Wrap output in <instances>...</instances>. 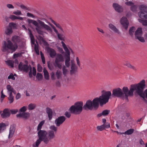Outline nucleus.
<instances>
[{
    "label": "nucleus",
    "mask_w": 147,
    "mask_h": 147,
    "mask_svg": "<svg viewBox=\"0 0 147 147\" xmlns=\"http://www.w3.org/2000/svg\"><path fill=\"white\" fill-rule=\"evenodd\" d=\"M145 86V81L142 80L137 84L131 85L129 90L127 87H124L122 90L119 88L114 89L113 90L112 95L127 100L128 96L133 95L134 91L135 90L141 97L147 99V89L143 92Z\"/></svg>",
    "instance_id": "1"
},
{
    "label": "nucleus",
    "mask_w": 147,
    "mask_h": 147,
    "mask_svg": "<svg viewBox=\"0 0 147 147\" xmlns=\"http://www.w3.org/2000/svg\"><path fill=\"white\" fill-rule=\"evenodd\" d=\"M11 40L15 43L14 44L9 40H7V42L5 41L4 42L2 49L3 51H7L10 50L12 53L16 51L18 47L17 43L20 41V37L18 36H13L11 38Z\"/></svg>",
    "instance_id": "2"
},
{
    "label": "nucleus",
    "mask_w": 147,
    "mask_h": 147,
    "mask_svg": "<svg viewBox=\"0 0 147 147\" xmlns=\"http://www.w3.org/2000/svg\"><path fill=\"white\" fill-rule=\"evenodd\" d=\"M111 94V93L110 91H102L101 96H100L99 98L97 97L95 98L97 99L98 106H99V103L101 105H102L107 102Z\"/></svg>",
    "instance_id": "3"
},
{
    "label": "nucleus",
    "mask_w": 147,
    "mask_h": 147,
    "mask_svg": "<svg viewBox=\"0 0 147 147\" xmlns=\"http://www.w3.org/2000/svg\"><path fill=\"white\" fill-rule=\"evenodd\" d=\"M83 102L82 101L78 102L72 106L69 109V111L75 114H80L83 109Z\"/></svg>",
    "instance_id": "4"
},
{
    "label": "nucleus",
    "mask_w": 147,
    "mask_h": 147,
    "mask_svg": "<svg viewBox=\"0 0 147 147\" xmlns=\"http://www.w3.org/2000/svg\"><path fill=\"white\" fill-rule=\"evenodd\" d=\"M97 101V99L95 98L92 101L90 100H88L83 106L84 109L86 110L96 109L98 107Z\"/></svg>",
    "instance_id": "5"
},
{
    "label": "nucleus",
    "mask_w": 147,
    "mask_h": 147,
    "mask_svg": "<svg viewBox=\"0 0 147 147\" xmlns=\"http://www.w3.org/2000/svg\"><path fill=\"white\" fill-rule=\"evenodd\" d=\"M64 61V57L62 54L57 53L55 57V65L60 69L62 67V63Z\"/></svg>",
    "instance_id": "6"
},
{
    "label": "nucleus",
    "mask_w": 147,
    "mask_h": 147,
    "mask_svg": "<svg viewBox=\"0 0 147 147\" xmlns=\"http://www.w3.org/2000/svg\"><path fill=\"white\" fill-rule=\"evenodd\" d=\"M61 43L62 46L66 52L65 56L66 58L65 61V65L67 67H69L70 65L69 62L70 61V52L69 49L64 42L63 41H62Z\"/></svg>",
    "instance_id": "7"
},
{
    "label": "nucleus",
    "mask_w": 147,
    "mask_h": 147,
    "mask_svg": "<svg viewBox=\"0 0 147 147\" xmlns=\"http://www.w3.org/2000/svg\"><path fill=\"white\" fill-rule=\"evenodd\" d=\"M140 11L139 12L138 15L141 18L147 19V6L145 5H142L139 7Z\"/></svg>",
    "instance_id": "8"
},
{
    "label": "nucleus",
    "mask_w": 147,
    "mask_h": 147,
    "mask_svg": "<svg viewBox=\"0 0 147 147\" xmlns=\"http://www.w3.org/2000/svg\"><path fill=\"white\" fill-rule=\"evenodd\" d=\"M47 134V132L45 130H40V131H38V139L37 140L40 142L43 141L46 144V142L47 141V139L46 138Z\"/></svg>",
    "instance_id": "9"
},
{
    "label": "nucleus",
    "mask_w": 147,
    "mask_h": 147,
    "mask_svg": "<svg viewBox=\"0 0 147 147\" xmlns=\"http://www.w3.org/2000/svg\"><path fill=\"white\" fill-rule=\"evenodd\" d=\"M29 23H32L36 27L35 29L37 33L40 34L42 35L44 33L47 34L46 32H44L42 30L41 28L38 25V23L36 20H28Z\"/></svg>",
    "instance_id": "10"
},
{
    "label": "nucleus",
    "mask_w": 147,
    "mask_h": 147,
    "mask_svg": "<svg viewBox=\"0 0 147 147\" xmlns=\"http://www.w3.org/2000/svg\"><path fill=\"white\" fill-rule=\"evenodd\" d=\"M142 28H138L135 33V37L141 42H144L145 40L144 38L142 37Z\"/></svg>",
    "instance_id": "11"
},
{
    "label": "nucleus",
    "mask_w": 147,
    "mask_h": 147,
    "mask_svg": "<svg viewBox=\"0 0 147 147\" xmlns=\"http://www.w3.org/2000/svg\"><path fill=\"white\" fill-rule=\"evenodd\" d=\"M38 23L47 32L50 34H52L53 32L52 28L49 26L45 23L44 22L40 20H37Z\"/></svg>",
    "instance_id": "12"
},
{
    "label": "nucleus",
    "mask_w": 147,
    "mask_h": 147,
    "mask_svg": "<svg viewBox=\"0 0 147 147\" xmlns=\"http://www.w3.org/2000/svg\"><path fill=\"white\" fill-rule=\"evenodd\" d=\"M66 119L64 116H61L58 117L55 121V123L57 127H59L65 121Z\"/></svg>",
    "instance_id": "13"
},
{
    "label": "nucleus",
    "mask_w": 147,
    "mask_h": 147,
    "mask_svg": "<svg viewBox=\"0 0 147 147\" xmlns=\"http://www.w3.org/2000/svg\"><path fill=\"white\" fill-rule=\"evenodd\" d=\"M55 133L52 131H49L47 132V141L46 142V144L48 143L50 140H51L55 137Z\"/></svg>",
    "instance_id": "14"
},
{
    "label": "nucleus",
    "mask_w": 147,
    "mask_h": 147,
    "mask_svg": "<svg viewBox=\"0 0 147 147\" xmlns=\"http://www.w3.org/2000/svg\"><path fill=\"white\" fill-rule=\"evenodd\" d=\"M120 23L126 30L127 29L129 25V22L126 18L122 17L121 19Z\"/></svg>",
    "instance_id": "15"
},
{
    "label": "nucleus",
    "mask_w": 147,
    "mask_h": 147,
    "mask_svg": "<svg viewBox=\"0 0 147 147\" xmlns=\"http://www.w3.org/2000/svg\"><path fill=\"white\" fill-rule=\"evenodd\" d=\"M110 127V123L107 122L106 124H102L100 126H98L96 127L97 129L100 131H102L106 128H109Z\"/></svg>",
    "instance_id": "16"
},
{
    "label": "nucleus",
    "mask_w": 147,
    "mask_h": 147,
    "mask_svg": "<svg viewBox=\"0 0 147 147\" xmlns=\"http://www.w3.org/2000/svg\"><path fill=\"white\" fill-rule=\"evenodd\" d=\"M10 115V110L8 109H5L1 114V117L3 118L9 117Z\"/></svg>",
    "instance_id": "17"
},
{
    "label": "nucleus",
    "mask_w": 147,
    "mask_h": 147,
    "mask_svg": "<svg viewBox=\"0 0 147 147\" xmlns=\"http://www.w3.org/2000/svg\"><path fill=\"white\" fill-rule=\"evenodd\" d=\"M113 6L115 10L117 12H121L123 11V8L118 4L115 3H113Z\"/></svg>",
    "instance_id": "18"
},
{
    "label": "nucleus",
    "mask_w": 147,
    "mask_h": 147,
    "mask_svg": "<svg viewBox=\"0 0 147 147\" xmlns=\"http://www.w3.org/2000/svg\"><path fill=\"white\" fill-rule=\"evenodd\" d=\"M18 68L20 70H23L26 72L28 71L29 67L26 65H23L22 63L20 62L18 66Z\"/></svg>",
    "instance_id": "19"
},
{
    "label": "nucleus",
    "mask_w": 147,
    "mask_h": 147,
    "mask_svg": "<svg viewBox=\"0 0 147 147\" xmlns=\"http://www.w3.org/2000/svg\"><path fill=\"white\" fill-rule=\"evenodd\" d=\"M108 26L109 28L115 33L118 34H120V32L119 30L116 28L115 26L112 24H109Z\"/></svg>",
    "instance_id": "20"
},
{
    "label": "nucleus",
    "mask_w": 147,
    "mask_h": 147,
    "mask_svg": "<svg viewBox=\"0 0 147 147\" xmlns=\"http://www.w3.org/2000/svg\"><path fill=\"white\" fill-rule=\"evenodd\" d=\"M47 51L49 54L50 57L51 58H53L54 57H56L57 54L56 51L54 49L51 48H48Z\"/></svg>",
    "instance_id": "21"
},
{
    "label": "nucleus",
    "mask_w": 147,
    "mask_h": 147,
    "mask_svg": "<svg viewBox=\"0 0 147 147\" xmlns=\"http://www.w3.org/2000/svg\"><path fill=\"white\" fill-rule=\"evenodd\" d=\"M30 114L29 113L23 112L22 113H20L17 114L16 116L17 117H23L24 119H26L30 117Z\"/></svg>",
    "instance_id": "22"
},
{
    "label": "nucleus",
    "mask_w": 147,
    "mask_h": 147,
    "mask_svg": "<svg viewBox=\"0 0 147 147\" xmlns=\"http://www.w3.org/2000/svg\"><path fill=\"white\" fill-rule=\"evenodd\" d=\"M71 66L70 72L71 74H73L76 71L77 69V67L73 60H71Z\"/></svg>",
    "instance_id": "23"
},
{
    "label": "nucleus",
    "mask_w": 147,
    "mask_h": 147,
    "mask_svg": "<svg viewBox=\"0 0 147 147\" xmlns=\"http://www.w3.org/2000/svg\"><path fill=\"white\" fill-rule=\"evenodd\" d=\"M15 128L13 125L11 126L9 130V134L8 136V138H12L14 133Z\"/></svg>",
    "instance_id": "24"
},
{
    "label": "nucleus",
    "mask_w": 147,
    "mask_h": 147,
    "mask_svg": "<svg viewBox=\"0 0 147 147\" xmlns=\"http://www.w3.org/2000/svg\"><path fill=\"white\" fill-rule=\"evenodd\" d=\"M46 111L48 115L49 120H51L53 117V112L52 109L49 107H47L46 108Z\"/></svg>",
    "instance_id": "25"
},
{
    "label": "nucleus",
    "mask_w": 147,
    "mask_h": 147,
    "mask_svg": "<svg viewBox=\"0 0 147 147\" xmlns=\"http://www.w3.org/2000/svg\"><path fill=\"white\" fill-rule=\"evenodd\" d=\"M8 124L6 125L5 123H0V133L2 132L6 128V127Z\"/></svg>",
    "instance_id": "26"
},
{
    "label": "nucleus",
    "mask_w": 147,
    "mask_h": 147,
    "mask_svg": "<svg viewBox=\"0 0 147 147\" xmlns=\"http://www.w3.org/2000/svg\"><path fill=\"white\" fill-rule=\"evenodd\" d=\"M51 22L54 24L56 27L59 29L62 32H63V30L61 25L58 23H56L53 20L51 19Z\"/></svg>",
    "instance_id": "27"
},
{
    "label": "nucleus",
    "mask_w": 147,
    "mask_h": 147,
    "mask_svg": "<svg viewBox=\"0 0 147 147\" xmlns=\"http://www.w3.org/2000/svg\"><path fill=\"white\" fill-rule=\"evenodd\" d=\"M12 28L11 27L9 26L6 28L5 32L7 35H10L12 34Z\"/></svg>",
    "instance_id": "28"
},
{
    "label": "nucleus",
    "mask_w": 147,
    "mask_h": 147,
    "mask_svg": "<svg viewBox=\"0 0 147 147\" xmlns=\"http://www.w3.org/2000/svg\"><path fill=\"white\" fill-rule=\"evenodd\" d=\"M110 111L108 110H105L102 111V113L98 115V116L99 117L102 115L106 116L109 113Z\"/></svg>",
    "instance_id": "29"
},
{
    "label": "nucleus",
    "mask_w": 147,
    "mask_h": 147,
    "mask_svg": "<svg viewBox=\"0 0 147 147\" xmlns=\"http://www.w3.org/2000/svg\"><path fill=\"white\" fill-rule=\"evenodd\" d=\"M6 88L7 90V92L9 94H12L13 92V89L10 85H8L6 86Z\"/></svg>",
    "instance_id": "30"
},
{
    "label": "nucleus",
    "mask_w": 147,
    "mask_h": 147,
    "mask_svg": "<svg viewBox=\"0 0 147 147\" xmlns=\"http://www.w3.org/2000/svg\"><path fill=\"white\" fill-rule=\"evenodd\" d=\"M43 72L44 73L45 78L46 80H48L49 79V74L45 67L43 69Z\"/></svg>",
    "instance_id": "31"
},
{
    "label": "nucleus",
    "mask_w": 147,
    "mask_h": 147,
    "mask_svg": "<svg viewBox=\"0 0 147 147\" xmlns=\"http://www.w3.org/2000/svg\"><path fill=\"white\" fill-rule=\"evenodd\" d=\"M124 65L127 66L128 67L130 68H131L134 70H136V68L135 67L131 65L128 61H125L124 63Z\"/></svg>",
    "instance_id": "32"
},
{
    "label": "nucleus",
    "mask_w": 147,
    "mask_h": 147,
    "mask_svg": "<svg viewBox=\"0 0 147 147\" xmlns=\"http://www.w3.org/2000/svg\"><path fill=\"white\" fill-rule=\"evenodd\" d=\"M57 35L58 38L60 40L63 41L65 40V37L63 34L59 33L58 34H57Z\"/></svg>",
    "instance_id": "33"
},
{
    "label": "nucleus",
    "mask_w": 147,
    "mask_h": 147,
    "mask_svg": "<svg viewBox=\"0 0 147 147\" xmlns=\"http://www.w3.org/2000/svg\"><path fill=\"white\" fill-rule=\"evenodd\" d=\"M36 107V105L35 104L30 103L28 106V108L29 110H32L35 109Z\"/></svg>",
    "instance_id": "34"
},
{
    "label": "nucleus",
    "mask_w": 147,
    "mask_h": 147,
    "mask_svg": "<svg viewBox=\"0 0 147 147\" xmlns=\"http://www.w3.org/2000/svg\"><path fill=\"white\" fill-rule=\"evenodd\" d=\"M45 122V120H43L41 121L40 122L39 124L37 127V131H40V130H41V129L42 125L44 124Z\"/></svg>",
    "instance_id": "35"
},
{
    "label": "nucleus",
    "mask_w": 147,
    "mask_h": 147,
    "mask_svg": "<svg viewBox=\"0 0 147 147\" xmlns=\"http://www.w3.org/2000/svg\"><path fill=\"white\" fill-rule=\"evenodd\" d=\"M49 129L51 130L50 131H52L55 133H56L57 130V128L54 125L50 126L49 127Z\"/></svg>",
    "instance_id": "36"
},
{
    "label": "nucleus",
    "mask_w": 147,
    "mask_h": 147,
    "mask_svg": "<svg viewBox=\"0 0 147 147\" xmlns=\"http://www.w3.org/2000/svg\"><path fill=\"white\" fill-rule=\"evenodd\" d=\"M134 129H130L125 131L124 134L125 135H131L134 132Z\"/></svg>",
    "instance_id": "37"
},
{
    "label": "nucleus",
    "mask_w": 147,
    "mask_h": 147,
    "mask_svg": "<svg viewBox=\"0 0 147 147\" xmlns=\"http://www.w3.org/2000/svg\"><path fill=\"white\" fill-rule=\"evenodd\" d=\"M29 31H30V34H29L30 35L29 36H30V38L31 42L33 44H34L35 42L34 38V36L32 34V33L30 31V30Z\"/></svg>",
    "instance_id": "38"
},
{
    "label": "nucleus",
    "mask_w": 147,
    "mask_h": 147,
    "mask_svg": "<svg viewBox=\"0 0 147 147\" xmlns=\"http://www.w3.org/2000/svg\"><path fill=\"white\" fill-rule=\"evenodd\" d=\"M62 75L61 71L57 70L56 73V76L58 79H59L61 78Z\"/></svg>",
    "instance_id": "39"
},
{
    "label": "nucleus",
    "mask_w": 147,
    "mask_h": 147,
    "mask_svg": "<svg viewBox=\"0 0 147 147\" xmlns=\"http://www.w3.org/2000/svg\"><path fill=\"white\" fill-rule=\"evenodd\" d=\"M9 96L8 98L9 103L11 104L12 103L14 100L13 96L12 95V94H9Z\"/></svg>",
    "instance_id": "40"
},
{
    "label": "nucleus",
    "mask_w": 147,
    "mask_h": 147,
    "mask_svg": "<svg viewBox=\"0 0 147 147\" xmlns=\"http://www.w3.org/2000/svg\"><path fill=\"white\" fill-rule=\"evenodd\" d=\"M6 63L9 66H10L11 67H13V62L11 60H9L6 61Z\"/></svg>",
    "instance_id": "41"
},
{
    "label": "nucleus",
    "mask_w": 147,
    "mask_h": 147,
    "mask_svg": "<svg viewBox=\"0 0 147 147\" xmlns=\"http://www.w3.org/2000/svg\"><path fill=\"white\" fill-rule=\"evenodd\" d=\"M139 22L141 23L144 26H147V20H143L140 19H138Z\"/></svg>",
    "instance_id": "42"
},
{
    "label": "nucleus",
    "mask_w": 147,
    "mask_h": 147,
    "mask_svg": "<svg viewBox=\"0 0 147 147\" xmlns=\"http://www.w3.org/2000/svg\"><path fill=\"white\" fill-rule=\"evenodd\" d=\"M13 13L17 16H20L22 15L21 11L19 10H17L13 12Z\"/></svg>",
    "instance_id": "43"
},
{
    "label": "nucleus",
    "mask_w": 147,
    "mask_h": 147,
    "mask_svg": "<svg viewBox=\"0 0 147 147\" xmlns=\"http://www.w3.org/2000/svg\"><path fill=\"white\" fill-rule=\"evenodd\" d=\"M135 30V28L133 27L131 28L129 30V33L130 35L132 36L134 33V32Z\"/></svg>",
    "instance_id": "44"
},
{
    "label": "nucleus",
    "mask_w": 147,
    "mask_h": 147,
    "mask_svg": "<svg viewBox=\"0 0 147 147\" xmlns=\"http://www.w3.org/2000/svg\"><path fill=\"white\" fill-rule=\"evenodd\" d=\"M43 76L41 74L38 73L36 76V78L38 80H40L42 78Z\"/></svg>",
    "instance_id": "45"
},
{
    "label": "nucleus",
    "mask_w": 147,
    "mask_h": 147,
    "mask_svg": "<svg viewBox=\"0 0 147 147\" xmlns=\"http://www.w3.org/2000/svg\"><path fill=\"white\" fill-rule=\"evenodd\" d=\"M41 142L38 140L34 143L32 145V147H38L39 145L40 144Z\"/></svg>",
    "instance_id": "46"
},
{
    "label": "nucleus",
    "mask_w": 147,
    "mask_h": 147,
    "mask_svg": "<svg viewBox=\"0 0 147 147\" xmlns=\"http://www.w3.org/2000/svg\"><path fill=\"white\" fill-rule=\"evenodd\" d=\"M76 60L77 65L78 67H80L81 66V62L79 57H76Z\"/></svg>",
    "instance_id": "47"
},
{
    "label": "nucleus",
    "mask_w": 147,
    "mask_h": 147,
    "mask_svg": "<svg viewBox=\"0 0 147 147\" xmlns=\"http://www.w3.org/2000/svg\"><path fill=\"white\" fill-rule=\"evenodd\" d=\"M34 50L36 54L38 55L39 54V52L38 50V45H35Z\"/></svg>",
    "instance_id": "48"
},
{
    "label": "nucleus",
    "mask_w": 147,
    "mask_h": 147,
    "mask_svg": "<svg viewBox=\"0 0 147 147\" xmlns=\"http://www.w3.org/2000/svg\"><path fill=\"white\" fill-rule=\"evenodd\" d=\"M14 76H16V74H14V75H13V74L11 73L8 77V79H11L13 80H15V78L14 77Z\"/></svg>",
    "instance_id": "49"
},
{
    "label": "nucleus",
    "mask_w": 147,
    "mask_h": 147,
    "mask_svg": "<svg viewBox=\"0 0 147 147\" xmlns=\"http://www.w3.org/2000/svg\"><path fill=\"white\" fill-rule=\"evenodd\" d=\"M137 9V6L136 5H133L130 8V9L133 12L136 11Z\"/></svg>",
    "instance_id": "50"
},
{
    "label": "nucleus",
    "mask_w": 147,
    "mask_h": 147,
    "mask_svg": "<svg viewBox=\"0 0 147 147\" xmlns=\"http://www.w3.org/2000/svg\"><path fill=\"white\" fill-rule=\"evenodd\" d=\"M125 4L127 6H130L131 7L134 4L133 2L131 1L126 2L125 3Z\"/></svg>",
    "instance_id": "51"
},
{
    "label": "nucleus",
    "mask_w": 147,
    "mask_h": 147,
    "mask_svg": "<svg viewBox=\"0 0 147 147\" xmlns=\"http://www.w3.org/2000/svg\"><path fill=\"white\" fill-rule=\"evenodd\" d=\"M20 7L21 9H25V10H29V8L28 7H26L23 4L21 5L20 6Z\"/></svg>",
    "instance_id": "52"
},
{
    "label": "nucleus",
    "mask_w": 147,
    "mask_h": 147,
    "mask_svg": "<svg viewBox=\"0 0 147 147\" xmlns=\"http://www.w3.org/2000/svg\"><path fill=\"white\" fill-rule=\"evenodd\" d=\"M62 70L63 74L64 76H65L67 73V71L65 66H64L63 67Z\"/></svg>",
    "instance_id": "53"
},
{
    "label": "nucleus",
    "mask_w": 147,
    "mask_h": 147,
    "mask_svg": "<svg viewBox=\"0 0 147 147\" xmlns=\"http://www.w3.org/2000/svg\"><path fill=\"white\" fill-rule=\"evenodd\" d=\"M27 108V107L26 106H23L20 108V112H24L26 111Z\"/></svg>",
    "instance_id": "54"
},
{
    "label": "nucleus",
    "mask_w": 147,
    "mask_h": 147,
    "mask_svg": "<svg viewBox=\"0 0 147 147\" xmlns=\"http://www.w3.org/2000/svg\"><path fill=\"white\" fill-rule=\"evenodd\" d=\"M18 111V110L17 109H12L10 110V113L12 114H16Z\"/></svg>",
    "instance_id": "55"
},
{
    "label": "nucleus",
    "mask_w": 147,
    "mask_h": 147,
    "mask_svg": "<svg viewBox=\"0 0 147 147\" xmlns=\"http://www.w3.org/2000/svg\"><path fill=\"white\" fill-rule=\"evenodd\" d=\"M42 68L41 66L39 64L37 65V70L38 72H40L42 71Z\"/></svg>",
    "instance_id": "56"
},
{
    "label": "nucleus",
    "mask_w": 147,
    "mask_h": 147,
    "mask_svg": "<svg viewBox=\"0 0 147 147\" xmlns=\"http://www.w3.org/2000/svg\"><path fill=\"white\" fill-rule=\"evenodd\" d=\"M9 18L12 20H15L17 19V16L14 15H11L10 16Z\"/></svg>",
    "instance_id": "57"
},
{
    "label": "nucleus",
    "mask_w": 147,
    "mask_h": 147,
    "mask_svg": "<svg viewBox=\"0 0 147 147\" xmlns=\"http://www.w3.org/2000/svg\"><path fill=\"white\" fill-rule=\"evenodd\" d=\"M22 55L21 53H18L17 54H14L13 55V58H15L19 57H20Z\"/></svg>",
    "instance_id": "58"
},
{
    "label": "nucleus",
    "mask_w": 147,
    "mask_h": 147,
    "mask_svg": "<svg viewBox=\"0 0 147 147\" xmlns=\"http://www.w3.org/2000/svg\"><path fill=\"white\" fill-rule=\"evenodd\" d=\"M40 54H41V57L42 62L43 64H45V58L43 54H42V52H40Z\"/></svg>",
    "instance_id": "59"
},
{
    "label": "nucleus",
    "mask_w": 147,
    "mask_h": 147,
    "mask_svg": "<svg viewBox=\"0 0 147 147\" xmlns=\"http://www.w3.org/2000/svg\"><path fill=\"white\" fill-rule=\"evenodd\" d=\"M27 16L28 17H31L32 18H34L35 17V16L33 14L29 13H27Z\"/></svg>",
    "instance_id": "60"
},
{
    "label": "nucleus",
    "mask_w": 147,
    "mask_h": 147,
    "mask_svg": "<svg viewBox=\"0 0 147 147\" xmlns=\"http://www.w3.org/2000/svg\"><path fill=\"white\" fill-rule=\"evenodd\" d=\"M7 7L9 9H13L14 8V7L13 6V5L10 4H8L7 5Z\"/></svg>",
    "instance_id": "61"
},
{
    "label": "nucleus",
    "mask_w": 147,
    "mask_h": 147,
    "mask_svg": "<svg viewBox=\"0 0 147 147\" xmlns=\"http://www.w3.org/2000/svg\"><path fill=\"white\" fill-rule=\"evenodd\" d=\"M65 115L66 117L68 118H69L71 116L70 113L68 112H65Z\"/></svg>",
    "instance_id": "62"
},
{
    "label": "nucleus",
    "mask_w": 147,
    "mask_h": 147,
    "mask_svg": "<svg viewBox=\"0 0 147 147\" xmlns=\"http://www.w3.org/2000/svg\"><path fill=\"white\" fill-rule=\"evenodd\" d=\"M97 29L98 31L100 32L102 34H104L105 33V32L103 31V30L101 28H97Z\"/></svg>",
    "instance_id": "63"
},
{
    "label": "nucleus",
    "mask_w": 147,
    "mask_h": 147,
    "mask_svg": "<svg viewBox=\"0 0 147 147\" xmlns=\"http://www.w3.org/2000/svg\"><path fill=\"white\" fill-rule=\"evenodd\" d=\"M33 69V74L34 76H35L36 74V70L35 68L33 67H32Z\"/></svg>",
    "instance_id": "64"
}]
</instances>
